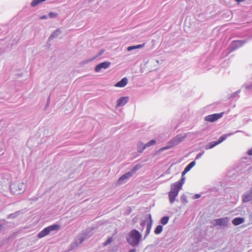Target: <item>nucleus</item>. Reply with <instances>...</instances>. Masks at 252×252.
I'll return each mask as SVG.
<instances>
[{"label":"nucleus","mask_w":252,"mask_h":252,"mask_svg":"<svg viewBox=\"0 0 252 252\" xmlns=\"http://www.w3.org/2000/svg\"><path fill=\"white\" fill-rule=\"evenodd\" d=\"M169 217L167 216L164 217L160 220V223L163 225L166 224L169 221Z\"/></svg>","instance_id":"a878e982"},{"label":"nucleus","mask_w":252,"mask_h":252,"mask_svg":"<svg viewBox=\"0 0 252 252\" xmlns=\"http://www.w3.org/2000/svg\"><path fill=\"white\" fill-rule=\"evenodd\" d=\"M223 113H220L218 114H213L212 115H209L206 116L204 118V120L206 121L210 122H214L218 119L221 118L223 116Z\"/></svg>","instance_id":"1a4fd4ad"},{"label":"nucleus","mask_w":252,"mask_h":252,"mask_svg":"<svg viewBox=\"0 0 252 252\" xmlns=\"http://www.w3.org/2000/svg\"><path fill=\"white\" fill-rule=\"evenodd\" d=\"M156 142V141L155 140H152L146 144V146H147V147H148L151 146L152 145H154V144H155Z\"/></svg>","instance_id":"cd10ccee"},{"label":"nucleus","mask_w":252,"mask_h":252,"mask_svg":"<svg viewBox=\"0 0 252 252\" xmlns=\"http://www.w3.org/2000/svg\"><path fill=\"white\" fill-rule=\"evenodd\" d=\"M218 143L217 141H213L208 144L207 146H206V149H210L215 147L216 146L218 145Z\"/></svg>","instance_id":"5701e85b"},{"label":"nucleus","mask_w":252,"mask_h":252,"mask_svg":"<svg viewBox=\"0 0 252 252\" xmlns=\"http://www.w3.org/2000/svg\"><path fill=\"white\" fill-rule=\"evenodd\" d=\"M245 221V219L243 218H236L232 220V223L234 225H238L242 223H243Z\"/></svg>","instance_id":"6ab92c4d"},{"label":"nucleus","mask_w":252,"mask_h":252,"mask_svg":"<svg viewBox=\"0 0 252 252\" xmlns=\"http://www.w3.org/2000/svg\"><path fill=\"white\" fill-rule=\"evenodd\" d=\"M141 167V166L140 165H136L129 171V172L133 176Z\"/></svg>","instance_id":"b1692460"},{"label":"nucleus","mask_w":252,"mask_h":252,"mask_svg":"<svg viewBox=\"0 0 252 252\" xmlns=\"http://www.w3.org/2000/svg\"><path fill=\"white\" fill-rule=\"evenodd\" d=\"M47 19V16L46 15H43L40 17V19L41 20H44Z\"/></svg>","instance_id":"f704fd0d"},{"label":"nucleus","mask_w":252,"mask_h":252,"mask_svg":"<svg viewBox=\"0 0 252 252\" xmlns=\"http://www.w3.org/2000/svg\"><path fill=\"white\" fill-rule=\"evenodd\" d=\"M203 153H204V152H203L202 153L198 154L195 158V159H198L200 158L203 155Z\"/></svg>","instance_id":"473e14b6"},{"label":"nucleus","mask_w":252,"mask_h":252,"mask_svg":"<svg viewBox=\"0 0 252 252\" xmlns=\"http://www.w3.org/2000/svg\"><path fill=\"white\" fill-rule=\"evenodd\" d=\"M127 79L126 77L123 78L121 81L115 85L116 87L123 88L127 84Z\"/></svg>","instance_id":"dca6fc26"},{"label":"nucleus","mask_w":252,"mask_h":252,"mask_svg":"<svg viewBox=\"0 0 252 252\" xmlns=\"http://www.w3.org/2000/svg\"><path fill=\"white\" fill-rule=\"evenodd\" d=\"M62 33V31L60 29H58L56 30L55 31H54L49 36V40H52L54 38L57 37L59 35H60Z\"/></svg>","instance_id":"a211bd4d"},{"label":"nucleus","mask_w":252,"mask_h":252,"mask_svg":"<svg viewBox=\"0 0 252 252\" xmlns=\"http://www.w3.org/2000/svg\"><path fill=\"white\" fill-rule=\"evenodd\" d=\"M112 241V238L111 237H109L108 239L104 243L103 245L106 246L111 243Z\"/></svg>","instance_id":"c85d7f7f"},{"label":"nucleus","mask_w":252,"mask_h":252,"mask_svg":"<svg viewBox=\"0 0 252 252\" xmlns=\"http://www.w3.org/2000/svg\"><path fill=\"white\" fill-rule=\"evenodd\" d=\"M153 220L152 217L150 214L148 215V217L144 220L142 221L140 223V229L143 230L145 227H146V231L144 235V238L145 239L149 234L152 226Z\"/></svg>","instance_id":"7ed1b4c3"},{"label":"nucleus","mask_w":252,"mask_h":252,"mask_svg":"<svg viewBox=\"0 0 252 252\" xmlns=\"http://www.w3.org/2000/svg\"><path fill=\"white\" fill-rule=\"evenodd\" d=\"M248 154L249 155H251L252 156V148L251 149H250L248 151Z\"/></svg>","instance_id":"c9c22d12"},{"label":"nucleus","mask_w":252,"mask_h":252,"mask_svg":"<svg viewBox=\"0 0 252 252\" xmlns=\"http://www.w3.org/2000/svg\"><path fill=\"white\" fill-rule=\"evenodd\" d=\"M200 195L199 194H195L193 197H192V198L194 199H198L200 197Z\"/></svg>","instance_id":"72a5a7b5"},{"label":"nucleus","mask_w":252,"mask_h":252,"mask_svg":"<svg viewBox=\"0 0 252 252\" xmlns=\"http://www.w3.org/2000/svg\"><path fill=\"white\" fill-rule=\"evenodd\" d=\"M163 230V226L161 225H159L156 228L154 232L156 234H159L161 233Z\"/></svg>","instance_id":"393cba45"},{"label":"nucleus","mask_w":252,"mask_h":252,"mask_svg":"<svg viewBox=\"0 0 252 252\" xmlns=\"http://www.w3.org/2000/svg\"><path fill=\"white\" fill-rule=\"evenodd\" d=\"M242 199L244 202H249L252 200V187L244 193Z\"/></svg>","instance_id":"f8f14e48"},{"label":"nucleus","mask_w":252,"mask_h":252,"mask_svg":"<svg viewBox=\"0 0 252 252\" xmlns=\"http://www.w3.org/2000/svg\"><path fill=\"white\" fill-rule=\"evenodd\" d=\"M173 147L172 146H171V144H168V145H167L165 147H164L163 148H162L161 149V151H165V150H168V149H170L171 148Z\"/></svg>","instance_id":"7c9ffc66"},{"label":"nucleus","mask_w":252,"mask_h":252,"mask_svg":"<svg viewBox=\"0 0 252 252\" xmlns=\"http://www.w3.org/2000/svg\"><path fill=\"white\" fill-rule=\"evenodd\" d=\"M187 137V134H181L176 135L168 142V144H171V146H175L182 142Z\"/></svg>","instance_id":"0eeeda50"},{"label":"nucleus","mask_w":252,"mask_h":252,"mask_svg":"<svg viewBox=\"0 0 252 252\" xmlns=\"http://www.w3.org/2000/svg\"><path fill=\"white\" fill-rule=\"evenodd\" d=\"M144 45V44H139L136 46H129L127 47V50L128 51H130L131 50L136 49H139L142 48Z\"/></svg>","instance_id":"4be33fe9"},{"label":"nucleus","mask_w":252,"mask_h":252,"mask_svg":"<svg viewBox=\"0 0 252 252\" xmlns=\"http://www.w3.org/2000/svg\"><path fill=\"white\" fill-rule=\"evenodd\" d=\"M2 226L1 225H0V230L2 228Z\"/></svg>","instance_id":"ea45409f"},{"label":"nucleus","mask_w":252,"mask_h":252,"mask_svg":"<svg viewBox=\"0 0 252 252\" xmlns=\"http://www.w3.org/2000/svg\"><path fill=\"white\" fill-rule=\"evenodd\" d=\"M129 97L128 96H124L119 98L116 102V107H120L125 106L128 101Z\"/></svg>","instance_id":"ddd939ff"},{"label":"nucleus","mask_w":252,"mask_h":252,"mask_svg":"<svg viewBox=\"0 0 252 252\" xmlns=\"http://www.w3.org/2000/svg\"><path fill=\"white\" fill-rule=\"evenodd\" d=\"M132 176H133L129 172L125 173L119 178L117 181V184L118 185H121L124 183H126Z\"/></svg>","instance_id":"9d476101"},{"label":"nucleus","mask_w":252,"mask_h":252,"mask_svg":"<svg viewBox=\"0 0 252 252\" xmlns=\"http://www.w3.org/2000/svg\"><path fill=\"white\" fill-rule=\"evenodd\" d=\"M239 131H239V130H237V131H235V133H237V132H239Z\"/></svg>","instance_id":"a19ab883"},{"label":"nucleus","mask_w":252,"mask_h":252,"mask_svg":"<svg viewBox=\"0 0 252 252\" xmlns=\"http://www.w3.org/2000/svg\"><path fill=\"white\" fill-rule=\"evenodd\" d=\"M245 86L246 89H250L252 87V86H249L247 85H245Z\"/></svg>","instance_id":"e433bc0d"},{"label":"nucleus","mask_w":252,"mask_h":252,"mask_svg":"<svg viewBox=\"0 0 252 252\" xmlns=\"http://www.w3.org/2000/svg\"><path fill=\"white\" fill-rule=\"evenodd\" d=\"M181 200L182 202L187 203L188 202V200L186 195L183 194L181 197Z\"/></svg>","instance_id":"bb28decb"},{"label":"nucleus","mask_w":252,"mask_h":252,"mask_svg":"<svg viewBox=\"0 0 252 252\" xmlns=\"http://www.w3.org/2000/svg\"><path fill=\"white\" fill-rule=\"evenodd\" d=\"M180 190L179 189L171 184L170 191L168 193L169 199L171 204L173 203L175 201Z\"/></svg>","instance_id":"423d86ee"},{"label":"nucleus","mask_w":252,"mask_h":252,"mask_svg":"<svg viewBox=\"0 0 252 252\" xmlns=\"http://www.w3.org/2000/svg\"><path fill=\"white\" fill-rule=\"evenodd\" d=\"M94 59V58H93V59H90V60H89V61H90V62L92 61Z\"/></svg>","instance_id":"58836bf2"},{"label":"nucleus","mask_w":252,"mask_h":252,"mask_svg":"<svg viewBox=\"0 0 252 252\" xmlns=\"http://www.w3.org/2000/svg\"><path fill=\"white\" fill-rule=\"evenodd\" d=\"M196 162L195 161H193L189 163L184 169V171L182 173V176H185V175L188 172L193 166H195Z\"/></svg>","instance_id":"2eb2a0df"},{"label":"nucleus","mask_w":252,"mask_h":252,"mask_svg":"<svg viewBox=\"0 0 252 252\" xmlns=\"http://www.w3.org/2000/svg\"><path fill=\"white\" fill-rule=\"evenodd\" d=\"M234 133H227V134L222 135L221 136H220V137L219 140L218 141H217V143H218V144H220V143L223 142L224 140H225L227 137L231 136V135L233 134Z\"/></svg>","instance_id":"412c9836"},{"label":"nucleus","mask_w":252,"mask_h":252,"mask_svg":"<svg viewBox=\"0 0 252 252\" xmlns=\"http://www.w3.org/2000/svg\"><path fill=\"white\" fill-rule=\"evenodd\" d=\"M91 235L89 232H87L86 231H84L77 237L75 242L72 244V247L74 248L78 246L84 242V240L89 238Z\"/></svg>","instance_id":"39448f33"},{"label":"nucleus","mask_w":252,"mask_h":252,"mask_svg":"<svg viewBox=\"0 0 252 252\" xmlns=\"http://www.w3.org/2000/svg\"><path fill=\"white\" fill-rule=\"evenodd\" d=\"M61 226L59 224H54L44 228L37 235L38 238L40 239L49 235L53 231H58L60 229Z\"/></svg>","instance_id":"20e7f679"},{"label":"nucleus","mask_w":252,"mask_h":252,"mask_svg":"<svg viewBox=\"0 0 252 252\" xmlns=\"http://www.w3.org/2000/svg\"><path fill=\"white\" fill-rule=\"evenodd\" d=\"M147 147L146 144L139 142L137 144V150L139 152L142 153Z\"/></svg>","instance_id":"aec40b11"},{"label":"nucleus","mask_w":252,"mask_h":252,"mask_svg":"<svg viewBox=\"0 0 252 252\" xmlns=\"http://www.w3.org/2000/svg\"><path fill=\"white\" fill-rule=\"evenodd\" d=\"M185 177H184V176H182V179H181L180 181L175 182V183L172 184V185H173L174 186L176 187V188L179 189H181L182 188L183 184L185 183Z\"/></svg>","instance_id":"f3484780"},{"label":"nucleus","mask_w":252,"mask_h":252,"mask_svg":"<svg viewBox=\"0 0 252 252\" xmlns=\"http://www.w3.org/2000/svg\"><path fill=\"white\" fill-rule=\"evenodd\" d=\"M26 185L23 181H16L10 186V190L13 194H19L25 191Z\"/></svg>","instance_id":"f03ea898"},{"label":"nucleus","mask_w":252,"mask_h":252,"mask_svg":"<svg viewBox=\"0 0 252 252\" xmlns=\"http://www.w3.org/2000/svg\"><path fill=\"white\" fill-rule=\"evenodd\" d=\"M229 220L227 217L215 219L213 221L214 226L224 227L228 225Z\"/></svg>","instance_id":"6e6552de"},{"label":"nucleus","mask_w":252,"mask_h":252,"mask_svg":"<svg viewBox=\"0 0 252 252\" xmlns=\"http://www.w3.org/2000/svg\"><path fill=\"white\" fill-rule=\"evenodd\" d=\"M245 42L242 40H236L232 42L230 45V50L232 51L241 47Z\"/></svg>","instance_id":"4468645a"},{"label":"nucleus","mask_w":252,"mask_h":252,"mask_svg":"<svg viewBox=\"0 0 252 252\" xmlns=\"http://www.w3.org/2000/svg\"><path fill=\"white\" fill-rule=\"evenodd\" d=\"M58 14L56 13L51 12L49 13V16L51 18H55L57 17Z\"/></svg>","instance_id":"c756f323"},{"label":"nucleus","mask_w":252,"mask_h":252,"mask_svg":"<svg viewBox=\"0 0 252 252\" xmlns=\"http://www.w3.org/2000/svg\"><path fill=\"white\" fill-rule=\"evenodd\" d=\"M142 236V234L138 230L132 229L128 233L126 240L130 245L136 247L140 243Z\"/></svg>","instance_id":"f257e3e1"},{"label":"nucleus","mask_w":252,"mask_h":252,"mask_svg":"<svg viewBox=\"0 0 252 252\" xmlns=\"http://www.w3.org/2000/svg\"><path fill=\"white\" fill-rule=\"evenodd\" d=\"M111 63L109 62H104L97 64L94 68L96 72H99L102 69H107L110 66Z\"/></svg>","instance_id":"9b49d317"},{"label":"nucleus","mask_w":252,"mask_h":252,"mask_svg":"<svg viewBox=\"0 0 252 252\" xmlns=\"http://www.w3.org/2000/svg\"><path fill=\"white\" fill-rule=\"evenodd\" d=\"M18 215H19V212H16L15 213L11 214L9 215L8 217L14 218L16 217Z\"/></svg>","instance_id":"2f4dec72"},{"label":"nucleus","mask_w":252,"mask_h":252,"mask_svg":"<svg viewBox=\"0 0 252 252\" xmlns=\"http://www.w3.org/2000/svg\"><path fill=\"white\" fill-rule=\"evenodd\" d=\"M136 250L135 249H132L128 251V252H135Z\"/></svg>","instance_id":"4c0bfd02"}]
</instances>
